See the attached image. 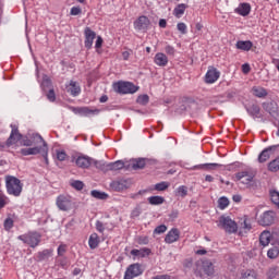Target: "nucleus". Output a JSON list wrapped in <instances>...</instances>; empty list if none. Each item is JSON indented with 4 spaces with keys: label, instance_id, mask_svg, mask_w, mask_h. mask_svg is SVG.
<instances>
[{
    "label": "nucleus",
    "instance_id": "1",
    "mask_svg": "<svg viewBox=\"0 0 279 279\" xmlns=\"http://www.w3.org/2000/svg\"><path fill=\"white\" fill-rule=\"evenodd\" d=\"M19 141H22L23 147H33V145H45V138L38 133H27L24 137L19 132V125L15 123L11 124V134L7 140V145H16Z\"/></svg>",
    "mask_w": 279,
    "mask_h": 279
},
{
    "label": "nucleus",
    "instance_id": "2",
    "mask_svg": "<svg viewBox=\"0 0 279 279\" xmlns=\"http://www.w3.org/2000/svg\"><path fill=\"white\" fill-rule=\"evenodd\" d=\"M4 182L8 195L21 197V193H23V182L19 178L14 175H5Z\"/></svg>",
    "mask_w": 279,
    "mask_h": 279
},
{
    "label": "nucleus",
    "instance_id": "3",
    "mask_svg": "<svg viewBox=\"0 0 279 279\" xmlns=\"http://www.w3.org/2000/svg\"><path fill=\"white\" fill-rule=\"evenodd\" d=\"M113 89L120 95H134L138 90V87L133 83L120 81L113 84Z\"/></svg>",
    "mask_w": 279,
    "mask_h": 279
},
{
    "label": "nucleus",
    "instance_id": "4",
    "mask_svg": "<svg viewBox=\"0 0 279 279\" xmlns=\"http://www.w3.org/2000/svg\"><path fill=\"white\" fill-rule=\"evenodd\" d=\"M218 226L222 228V230H226L229 234H234L236 230H239V227L236 226V222L230 218V216H221L219 218Z\"/></svg>",
    "mask_w": 279,
    "mask_h": 279
},
{
    "label": "nucleus",
    "instance_id": "5",
    "mask_svg": "<svg viewBox=\"0 0 279 279\" xmlns=\"http://www.w3.org/2000/svg\"><path fill=\"white\" fill-rule=\"evenodd\" d=\"M56 205L59 210L66 213L73 208V197L66 194H61L57 197Z\"/></svg>",
    "mask_w": 279,
    "mask_h": 279
},
{
    "label": "nucleus",
    "instance_id": "6",
    "mask_svg": "<svg viewBox=\"0 0 279 279\" xmlns=\"http://www.w3.org/2000/svg\"><path fill=\"white\" fill-rule=\"evenodd\" d=\"M19 241H23L29 247H38L40 244V235L38 232H28L17 236Z\"/></svg>",
    "mask_w": 279,
    "mask_h": 279
},
{
    "label": "nucleus",
    "instance_id": "7",
    "mask_svg": "<svg viewBox=\"0 0 279 279\" xmlns=\"http://www.w3.org/2000/svg\"><path fill=\"white\" fill-rule=\"evenodd\" d=\"M143 271H145L143 265L138 263L131 264L124 272V279L138 278V276H143Z\"/></svg>",
    "mask_w": 279,
    "mask_h": 279
},
{
    "label": "nucleus",
    "instance_id": "8",
    "mask_svg": "<svg viewBox=\"0 0 279 279\" xmlns=\"http://www.w3.org/2000/svg\"><path fill=\"white\" fill-rule=\"evenodd\" d=\"M72 112H74V114H78V117H97L101 111L99 109H90L88 107H73Z\"/></svg>",
    "mask_w": 279,
    "mask_h": 279
},
{
    "label": "nucleus",
    "instance_id": "9",
    "mask_svg": "<svg viewBox=\"0 0 279 279\" xmlns=\"http://www.w3.org/2000/svg\"><path fill=\"white\" fill-rule=\"evenodd\" d=\"M262 107H263V110H265V112H268V114H270V117H272L274 119H278L279 117L278 102H276L275 100L266 101L262 104Z\"/></svg>",
    "mask_w": 279,
    "mask_h": 279
},
{
    "label": "nucleus",
    "instance_id": "10",
    "mask_svg": "<svg viewBox=\"0 0 279 279\" xmlns=\"http://www.w3.org/2000/svg\"><path fill=\"white\" fill-rule=\"evenodd\" d=\"M150 21L148 16L141 15L135 22H134V29L137 32H147Z\"/></svg>",
    "mask_w": 279,
    "mask_h": 279
},
{
    "label": "nucleus",
    "instance_id": "11",
    "mask_svg": "<svg viewBox=\"0 0 279 279\" xmlns=\"http://www.w3.org/2000/svg\"><path fill=\"white\" fill-rule=\"evenodd\" d=\"M221 76V72L217 68H209L205 74V84H215Z\"/></svg>",
    "mask_w": 279,
    "mask_h": 279
},
{
    "label": "nucleus",
    "instance_id": "12",
    "mask_svg": "<svg viewBox=\"0 0 279 279\" xmlns=\"http://www.w3.org/2000/svg\"><path fill=\"white\" fill-rule=\"evenodd\" d=\"M84 36H85V41H84L85 48L93 49V43L95 38H97V33L90 29V27H86L84 31Z\"/></svg>",
    "mask_w": 279,
    "mask_h": 279
},
{
    "label": "nucleus",
    "instance_id": "13",
    "mask_svg": "<svg viewBox=\"0 0 279 279\" xmlns=\"http://www.w3.org/2000/svg\"><path fill=\"white\" fill-rule=\"evenodd\" d=\"M276 219V213L268 210L265 211L258 220L259 226H271Z\"/></svg>",
    "mask_w": 279,
    "mask_h": 279
},
{
    "label": "nucleus",
    "instance_id": "14",
    "mask_svg": "<svg viewBox=\"0 0 279 279\" xmlns=\"http://www.w3.org/2000/svg\"><path fill=\"white\" fill-rule=\"evenodd\" d=\"M236 182H241L242 184H250L252 180H254V173L250 171H241L235 173Z\"/></svg>",
    "mask_w": 279,
    "mask_h": 279
},
{
    "label": "nucleus",
    "instance_id": "15",
    "mask_svg": "<svg viewBox=\"0 0 279 279\" xmlns=\"http://www.w3.org/2000/svg\"><path fill=\"white\" fill-rule=\"evenodd\" d=\"M177 241H180V229L172 228L165 238V243L168 245H171V243H177Z\"/></svg>",
    "mask_w": 279,
    "mask_h": 279
},
{
    "label": "nucleus",
    "instance_id": "16",
    "mask_svg": "<svg viewBox=\"0 0 279 279\" xmlns=\"http://www.w3.org/2000/svg\"><path fill=\"white\" fill-rule=\"evenodd\" d=\"M75 165L80 169H88L90 165H93V158L86 156V155H81L75 159Z\"/></svg>",
    "mask_w": 279,
    "mask_h": 279
},
{
    "label": "nucleus",
    "instance_id": "17",
    "mask_svg": "<svg viewBox=\"0 0 279 279\" xmlns=\"http://www.w3.org/2000/svg\"><path fill=\"white\" fill-rule=\"evenodd\" d=\"M246 112L252 117V119H260V121H265L263 119V113L260 112V107L258 105H251L246 107Z\"/></svg>",
    "mask_w": 279,
    "mask_h": 279
},
{
    "label": "nucleus",
    "instance_id": "18",
    "mask_svg": "<svg viewBox=\"0 0 279 279\" xmlns=\"http://www.w3.org/2000/svg\"><path fill=\"white\" fill-rule=\"evenodd\" d=\"M277 147H279V145H274V146H269L267 148H265L259 155H258V162H267V160H269V158L271 157V155L269 154L270 151H274V149H276Z\"/></svg>",
    "mask_w": 279,
    "mask_h": 279
},
{
    "label": "nucleus",
    "instance_id": "19",
    "mask_svg": "<svg viewBox=\"0 0 279 279\" xmlns=\"http://www.w3.org/2000/svg\"><path fill=\"white\" fill-rule=\"evenodd\" d=\"M110 186L112 189H114V191H118V192H121V191H125V189H129L130 187V182H128V180H117V181H113Z\"/></svg>",
    "mask_w": 279,
    "mask_h": 279
},
{
    "label": "nucleus",
    "instance_id": "20",
    "mask_svg": "<svg viewBox=\"0 0 279 279\" xmlns=\"http://www.w3.org/2000/svg\"><path fill=\"white\" fill-rule=\"evenodd\" d=\"M202 269L206 276H213L215 274V264L209 259H205L202 262Z\"/></svg>",
    "mask_w": 279,
    "mask_h": 279
},
{
    "label": "nucleus",
    "instance_id": "21",
    "mask_svg": "<svg viewBox=\"0 0 279 279\" xmlns=\"http://www.w3.org/2000/svg\"><path fill=\"white\" fill-rule=\"evenodd\" d=\"M154 62L157 66H167L169 64V57L162 52H158L155 54Z\"/></svg>",
    "mask_w": 279,
    "mask_h": 279
},
{
    "label": "nucleus",
    "instance_id": "22",
    "mask_svg": "<svg viewBox=\"0 0 279 279\" xmlns=\"http://www.w3.org/2000/svg\"><path fill=\"white\" fill-rule=\"evenodd\" d=\"M43 149V146H35V147H29V148H22L20 150V154L22 156H38Z\"/></svg>",
    "mask_w": 279,
    "mask_h": 279
},
{
    "label": "nucleus",
    "instance_id": "23",
    "mask_svg": "<svg viewBox=\"0 0 279 279\" xmlns=\"http://www.w3.org/2000/svg\"><path fill=\"white\" fill-rule=\"evenodd\" d=\"M68 93H70L72 97H77V95L82 93V87H80V84H77V82L71 81L68 86Z\"/></svg>",
    "mask_w": 279,
    "mask_h": 279
},
{
    "label": "nucleus",
    "instance_id": "24",
    "mask_svg": "<svg viewBox=\"0 0 279 279\" xmlns=\"http://www.w3.org/2000/svg\"><path fill=\"white\" fill-rule=\"evenodd\" d=\"M252 12V7L250 3H241L236 9L235 13L240 14V16H247Z\"/></svg>",
    "mask_w": 279,
    "mask_h": 279
},
{
    "label": "nucleus",
    "instance_id": "25",
    "mask_svg": "<svg viewBox=\"0 0 279 279\" xmlns=\"http://www.w3.org/2000/svg\"><path fill=\"white\" fill-rule=\"evenodd\" d=\"M235 47L240 49V51H251L254 44L250 40H238Z\"/></svg>",
    "mask_w": 279,
    "mask_h": 279
},
{
    "label": "nucleus",
    "instance_id": "26",
    "mask_svg": "<svg viewBox=\"0 0 279 279\" xmlns=\"http://www.w3.org/2000/svg\"><path fill=\"white\" fill-rule=\"evenodd\" d=\"M219 167H223L221 163H201L194 166L192 169H205L206 171H215V169H219Z\"/></svg>",
    "mask_w": 279,
    "mask_h": 279
},
{
    "label": "nucleus",
    "instance_id": "27",
    "mask_svg": "<svg viewBox=\"0 0 279 279\" xmlns=\"http://www.w3.org/2000/svg\"><path fill=\"white\" fill-rule=\"evenodd\" d=\"M151 254V250L144 247L141 250L133 248L131 251L132 256H138L140 258H145V256H149Z\"/></svg>",
    "mask_w": 279,
    "mask_h": 279
},
{
    "label": "nucleus",
    "instance_id": "28",
    "mask_svg": "<svg viewBox=\"0 0 279 279\" xmlns=\"http://www.w3.org/2000/svg\"><path fill=\"white\" fill-rule=\"evenodd\" d=\"M186 8L187 5L185 3L178 4L173 10V16H175V19H182L184 12H186Z\"/></svg>",
    "mask_w": 279,
    "mask_h": 279
},
{
    "label": "nucleus",
    "instance_id": "29",
    "mask_svg": "<svg viewBox=\"0 0 279 279\" xmlns=\"http://www.w3.org/2000/svg\"><path fill=\"white\" fill-rule=\"evenodd\" d=\"M125 167L123 160H117L114 162H108V171H121Z\"/></svg>",
    "mask_w": 279,
    "mask_h": 279
},
{
    "label": "nucleus",
    "instance_id": "30",
    "mask_svg": "<svg viewBox=\"0 0 279 279\" xmlns=\"http://www.w3.org/2000/svg\"><path fill=\"white\" fill-rule=\"evenodd\" d=\"M92 165H94L96 169H99V171L108 172V162L104 160L92 159Z\"/></svg>",
    "mask_w": 279,
    "mask_h": 279
},
{
    "label": "nucleus",
    "instance_id": "31",
    "mask_svg": "<svg viewBox=\"0 0 279 279\" xmlns=\"http://www.w3.org/2000/svg\"><path fill=\"white\" fill-rule=\"evenodd\" d=\"M88 245L90 250H97V247H99V235L97 233L90 234Z\"/></svg>",
    "mask_w": 279,
    "mask_h": 279
},
{
    "label": "nucleus",
    "instance_id": "32",
    "mask_svg": "<svg viewBox=\"0 0 279 279\" xmlns=\"http://www.w3.org/2000/svg\"><path fill=\"white\" fill-rule=\"evenodd\" d=\"M270 239H271V233L269 231L262 232V234L259 235L260 245L266 247V245H269Z\"/></svg>",
    "mask_w": 279,
    "mask_h": 279
},
{
    "label": "nucleus",
    "instance_id": "33",
    "mask_svg": "<svg viewBox=\"0 0 279 279\" xmlns=\"http://www.w3.org/2000/svg\"><path fill=\"white\" fill-rule=\"evenodd\" d=\"M148 204H150L151 206H160V204H165V197L150 196V197H148Z\"/></svg>",
    "mask_w": 279,
    "mask_h": 279
},
{
    "label": "nucleus",
    "instance_id": "34",
    "mask_svg": "<svg viewBox=\"0 0 279 279\" xmlns=\"http://www.w3.org/2000/svg\"><path fill=\"white\" fill-rule=\"evenodd\" d=\"M39 154H41L46 165H49V146H47V142H44Z\"/></svg>",
    "mask_w": 279,
    "mask_h": 279
},
{
    "label": "nucleus",
    "instance_id": "35",
    "mask_svg": "<svg viewBox=\"0 0 279 279\" xmlns=\"http://www.w3.org/2000/svg\"><path fill=\"white\" fill-rule=\"evenodd\" d=\"M90 195L92 197H95V199H108V193L98 190L92 191Z\"/></svg>",
    "mask_w": 279,
    "mask_h": 279
},
{
    "label": "nucleus",
    "instance_id": "36",
    "mask_svg": "<svg viewBox=\"0 0 279 279\" xmlns=\"http://www.w3.org/2000/svg\"><path fill=\"white\" fill-rule=\"evenodd\" d=\"M240 279H258L257 276H256V271L255 270H252V269H248V270H245L241 274V278Z\"/></svg>",
    "mask_w": 279,
    "mask_h": 279
},
{
    "label": "nucleus",
    "instance_id": "37",
    "mask_svg": "<svg viewBox=\"0 0 279 279\" xmlns=\"http://www.w3.org/2000/svg\"><path fill=\"white\" fill-rule=\"evenodd\" d=\"M278 274H279V267H278V266H271V267L268 269L266 276H267V278H269V279H274V278H278Z\"/></svg>",
    "mask_w": 279,
    "mask_h": 279
},
{
    "label": "nucleus",
    "instance_id": "38",
    "mask_svg": "<svg viewBox=\"0 0 279 279\" xmlns=\"http://www.w3.org/2000/svg\"><path fill=\"white\" fill-rule=\"evenodd\" d=\"M253 95L255 97H267V89L263 87H253Z\"/></svg>",
    "mask_w": 279,
    "mask_h": 279
},
{
    "label": "nucleus",
    "instance_id": "39",
    "mask_svg": "<svg viewBox=\"0 0 279 279\" xmlns=\"http://www.w3.org/2000/svg\"><path fill=\"white\" fill-rule=\"evenodd\" d=\"M267 256H268V258H270L272 260L278 258V256H279V248H278V246L270 247L268 250V252H267Z\"/></svg>",
    "mask_w": 279,
    "mask_h": 279
},
{
    "label": "nucleus",
    "instance_id": "40",
    "mask_svg": "<svg viewBox=\"0 0 279 279\" xmlns=\"http://www.w3.org/2000/svg\"><path fill=\"white\" fill-rule=\"evenodd\" d=\"M227 206H230V199L226 196L220 197L218 199V208H220V210H226Z\"/></svg>",
    "mask_w": 279,
    "mask_h": 279
},
{
    "label": "nucleus",
    "instance_id": "41",
    "mask_svg": "<svg viewBox=\"0 0 279 279\" xmlns=\"http://www.w3.org/2000/svg\"><path fill=\"white\" fill-rule=\"evenodd\" d=\"M177 197H186L189 195V189L184 185H180L175 191Z\"/></svg>",
    "mask_w": 279,
    "mask_h": 279
},
{
    "label": "nucleus",
    "instance_id": "42",
    "mask_svg": "<svg viewBox=\"0 0 279 279\" xmlns=\"http://www.w3.org/2000/svg\"><path fill=\"white\" fill-rule=\"evenodd\" d=\"M137 104H140V106H147L149 104V96L147 94L138 96Z\"/></svg>",
    "mask_w": 279,
    "mask_h": 279
},
{
    "label": "nucleus",
    "instance_id": "43",
    "mask_svg": "<svg viewBox=\"0 0 279 279\" xmlns=\"http://www.w3.org/2000/svg\"><path fill=\"white\" fill-rule=\"evenodd\" d=\"M3 226H4V230H5L7 232H10V231L14 228V220L9 217V218H7V219L4 220Z\"/></svg>",
    "mask_w": 279,
    "mask_h": 279
},
{
    "label": "nucleus",
    "instance_id": "44",
    "mask_svg": "<svg viewBox=\"0 0 279 279\" xmlns=\"http://www.w3.org/2000/svg\"><path fill=\"white\" fill-rule=\"evenodd\" d=\"M268 169L272 172L279 171V157L269 162Z\"/></svg>",
    "mask_w": 279,
    "mask_h": 279
},
{
    "label": "nucleus",
    "instance_id": "45",
    "mask_svg": "<svg viewBox=\"0 0 279 279\" xmlns=\"http://www.w3.org/2000/svg\"><path fill=\"white\" fill-rule=\"evenodd\" d=\"M270 199H271L272 204H275L276 206L279 207V192H277V191L270 192Z\"/></svg>",
    "mask_w": 279,
    "mask_h": 279
},
{
    "label": "nucleus",
    "instance_id": "46",
    "mask_svg": "<svg viewBox=\"0 0 279 279\" xmlns=\"http://www.w3.org/2000/svg\"><path fill=\"white\" fill-rule=\"evenodd\" d=\"M133 169H144L145 168V159H137L132 163Z\"/></svg>",
    "mask_w": 279,
    "mask_h": 279
},
{
    "label": "nucleus",
    "instance_id": "47",
    "mask_svg": "<svg viewBox=\"0 0 279 279\" xmlns=\"http://www.w3.org/2000/svg\"><path fill=\"white\" fill-rule=\"evenodd\" d=\"M167 189H169V183L168 182H160L155 184V191H167Z\"/></svg>",
    "mask_w": 279,
    "mask_h": 279
},
{
    "label": "nucleus",
    "instance_id": "48",
    "mask_svg": "<svg viewBox=\"0 0 279 279\" xmlns=\"http://www.w3.org/2000/svg\"><path fill=\"white\" fill-rule=\"evenodd\" d=\"M49 256H51V251H49V250H44L43 252L38 253L39 260H45V259L49 258Z\"/></svg>",
    "mask_w": 279,
    "mask_h": 279
},
{
    "label": "nucleus",
    "instance_id": "49",
    "mask_svg": "<svg viewBox=\"0 0 279 279\" xmlns=\"http://www.w3.org/2000/svg\"><path fill=\"white\" fill-rule=\"evenodd\" d=\"M177 29L180 32V34L185 35L187 33V26L184 24V22L178 23L177 24Z\"/></svg>",
    "mask_w": 279,
    "mask_h": 279
},
{
    "label": "nucleus",
    "instance_id": "50",
    "mask_svg": "<svg viewBox=\"0 0 279 279\" xmlns=\"http://www.w3.org/2000/svg\"><path fill=\"white\" fill-rule=\"evenodd\" d=\"M74 229H75V221L71 220L65 225L66 234H71V232H73Z\"/></svg>",
    "mask_w": 279,
    "mask_h": 279
},
{
    "label": "nucleus",
    "instance_id": "51",
    "mask_svg": "<svg viewBox=\"0 0 279 279\" xmlns=\"http://www.w3.org/2000/svg\"><path fill=\"white\" fill-rule=\"evenodd\" d=\"M165 51L167 53V56H171V58H173L175 56V48L173 46H166L165 47Z\"/></svg>",
    "mask_w": 279,
    "mask_h": 279
},
{
    "label": "nucleus",
    "instance_id": "52",
    "mask_svg": "<svg viewBox=\"0 0 279 279\" xmlns=\"http://www.w3.org/2000/svg\"><path fill=\"white\" fill-rule=\"evenodd\" d=\"M242 229L244 232H250L252 230V223H250V220L244 219L242 222Z\"/></svg>",
    "mask_w": 279,
    "mask_h": 279
},
{
    "label": "nucleus",
    "instance_id": "53",
    "mask_svg": "<svg viewBox=\"0 0 279 279\" xmlns=\"http://www.w3.org/2000/svg\"><path fill=\"white\" fill-rule=\"evenodd\" d=\"M71 186H73V189H75L76 191H82V189H84V182H82V181H73L71 183Z\"/></svg>",
    "mask_w": 279,
    "mask_h": 279
},
{
    "label": "nucleus",
    "instance_id": "54",
    "mask_svg": "<svg viewBox=\"0 0 279 279\" xmlns=\"http://www.w3.org/2000/svg\"><path fill=\"white\" fill-rule=\"evenodd\" d=\"M167 230V226L160 225L155 228L154 234H165V231Z\"/></svg>",
    "mask_w": 279,
    "mask_h": 279
},
{
    "label": "nucleus",
    "instance_id": "55",
    "mask_svg": "<svg viewBox=\"0 0 279 279\" xmlns=\"http://www.w3.org/2000/svg\"><path fill=\"white\" fill-rule=\"evenodd\" d=\"M41 88L45 90L46 88H51V80L44 77L41 82Z\"/></svg>",
    "mask_w": 279,
    "mask_h": 279
},
{
    "label": "nucleus",
    "instance_id": "56",
    "mask_svg": "<svg viewBox=\"0 0 279 279\" xmlns=\"http://www.w3.org/2000/svg\"><path fill=\"white\" fill-rule=\"evenodd\" d=\"M96 230L97 232H100V234H104L106 227H104V222L97 220L96 221Z\"/></svg>",
    "mask_w": 279,
    "mask_h": 279
},
{
    "label": "nucleus",
    "instance_id": "57",
    "mask_svg": "<svg viewBox=\"0 0 279 279\" xmlns=\"http://www.w3.org/2000/svg\"><path fill=\"white\" fill-rule=\"evenodd\" d=\"M70 14L72 16H77V15L82 14V8H80V7H72V9L70 11Z\"/></svg>",
    "mask_w": 279,
    "mask_h": 279
},
{
    "label": "nucleus",
    "instance_id": "58",
    "mask_svg": "<svg viewBox=\"0 0 279 279\" xmlns=\"http://www.w3.org/2000/svg\"><path fill=\"white\" fill-rule=\"evenodd\" d=\"M57 159L63 162V160H66V153L64 150L57 151Z\"/></svg>",
    "mask_w": 279,
    "mask_h": 279
},
{
    "label": "nucleus",
    "instance_id": "59",
    "mask_svg": "<svg viewBox=\"0 0 279 279\" xmlns=\"http://www.w3.org/2000/svg\"><path fill=\"white\" fill-rule=\"evenodd\" d=\"M47 99L48 101H56V92L52 88L48 89Z\"/></svg>",
    "mask_w": 279,
    "mask_h": 279
},
{
    "label": "nucleus",
    "instance_id": "60",
    "mask_svg": "<svg viewBox=\"0 0 279 279\" xmlns=\"http://www.w3.org/2000/svg\"><path fill=\"white\" fill-rule=\"evenodd\" d=\"M140 245H149V238L147 236H140L137 240Z\"/></svg>",
    "mask_w": 279,
    "mask_h": 279
},
{
    "label": "nucleus",
    "instance_id": "61",
    "mask_svg": "<svg viewBox=\"0 0 279 279\" xmlns=\"http://www.w3.org/2000/svg\"><path fill=\"white\" fill-rule=\"evenodd\" d=\"M136 217H141V209L138 207L133 209L132 213H131V218L132 219H136Z\"/></svg>",
    "mask_w": 279,
    "mask_h": 279
},
{
    "label": "nucleus",
    "instance_id": "62",
    "mask_svg": "<svg viewBox=\"0 0 279 279\" xmlns=\"http://www.w3.org/2000/svg\"><path fill=\"white\" fill-rule=\"evenodd\" d=\"M102 45H104V38H101V36H97L95 48L96 49H101Z\"/></svg>",
    "mask_w": 279,
    "mask_h": 279
},
{
    "label": "nucleus",
    "instance_id": "63",
    "mask_svg": "<svg viewBox=\"0 0 279 279\" xmlns=\"http://www.w3.org/2000/svg\"><path fill=\"white\" fill-rule=\"evenodd\" d=\"M250 71H251L250 64H248V63H244V64L242 65V72H243L245 75H247V73H250Z\"/></svg>",
    "mask_w": 279,
    "mask_h": 279
},
{
    "label": "nucleus",
    "instance_id": "64",
    "mask_svg": "<svg viewBox=\"0 0 279 279\" xmlns=\"http://www.w3.org/2000/svg\"><path fill=\"white\" fill-rule=\"evenodd\" d=\"M153 279H171L169 275H157Z\"/></svg>",
    "mask_w": 279,
    "mask_h": 279
}]
</instances>
